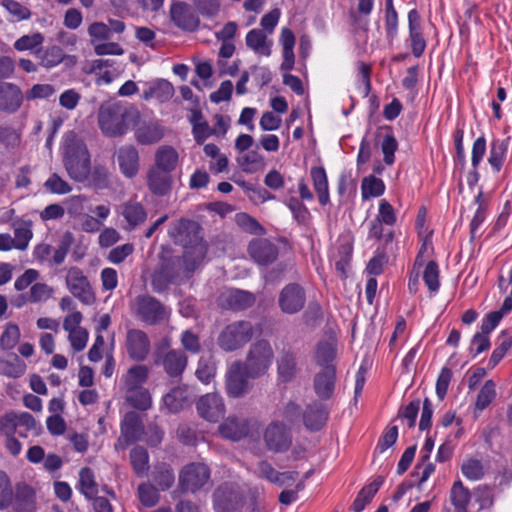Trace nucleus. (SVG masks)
I'll return each mask as SVG.
<instances>
[{"label": "nucleus", "mask_w": 512, "mask_h": 512, "mask_svg": "<svg viewBox=\"0 0 512 512\" xmlns=\"http://www.w3.org/2000/svg\"><path fill=\"white\" fill-rule=\"evenodd\" d=\"M173 94V85L165 79H159L153 82L147 90L143 91L142 98L144 100L155 98L160 102H165L168 101Z\"/></svg>", "instance_id": "c9c22d12"}, {"label": "nucleus", "mask_w": 512, "mask_h": 512, "mask_svg": "<svg viewBox=\"0 0 512 512\" xmlns=\"http://www.w3.org/2000/svg\"><path fill=\"white\" fill-rule=\"evenodd\" d=\"M336 357V345L332 340L319 341L316 345L313 359L322 368L334 365Z\"/></svg>", "instance_id": "58836bf2"}, {"label": "nucleus", "mask_w": 512, "mask_h": 512, "mask_svg": "<svg viewBox=\"0 0 512 512\" xmlns=\"http://www.w3.org/2000/svg\"><path fill=\"white\" fill-rule=\"evenodd\" d=\"M256 301L253 293L245 290L230 289L219 297V304L224 309L242 311L250 308Z\"/></svg>", "instance_id": "a211bd4d"}, {"label": "nucleus", "mask_w": 512, "mask_h": 512, "mask_svg": "<svg viewBox=\"0 0 512 512\" xmlns=\"http://www.w3.org/2000/svg\"><path fill=\"white\" fill-rule=\"evenodd\" d=\"M11 504L16 512H35L36 496L34 489L25 483L17 484Z\"/></svg>", "instance_id": "bb28decb"}, {"label": "nucleus", "mask_w": 512, "mask_h": 512, "mask_svg": "<svg viewBox=\"0 0 512 512\" xmlns=\"http://www.w3.org/2000/svg\"><path fill=\"white\" fill-rule=\"evenodd\" d=\"M40 64L47 68H53L63 60V49L59 46H51L43 51L40 56Z\"/></svg>", "instance_id": "6e6d98bb"}, {"label": "nucleus", "mask_w": 512, "mask_h": 512, "mask_svg": "<svg viewBox=\"0 0 512 512\" xmlns=\"http://www.w3.org/2000/svg\"><path fill=\"white\" fill-rule=\"evenodd\" d=\"M140 502L147 507L155 506L159 501L157 489L151 484L143 483L138 486Z\"/></svg>", "instance_id": "052dcab7"}, {"label": "nucleus", "mask_w": 512, "mask_h": 512, "mask_svg": "<svg viewBox=\"0 0 512 512\" xmlns=\"http://www.w3.org/2000/svg\"><path fill=\"white\" fill-rule=\"evenodd\" d=\"M24 100L20 87L10 82H0V111L13 114L19 110Z\"/></svg>", "instance_id": "6ab92c4d"}, {"label": "nucleus", "mask_w": 512, "mask_h": 512, "mask_svg": "<svg viewBox=\"0 0 512 512\" xmlns=\"http://www.w3.org/2000/svg\"><path fill=\"white\" fill-rule=\"evenodd\" d=\"M263 439L266 448L274 453L285 452L292 444L290 429L280 421H273L265 428Z\"/></svg>", "instance_id": "9d476101"}, {"label": "nucleus", "mask_w": 512, "mask_h": 512, "mask_svg": "<svg viewBox=\"0 0 512 512\" xmlns=\"http://www.w3.org/2000/svg\"><path fill=\"white\" fill-rule=\"evenodd\" d=\"M74 242V236L71 232H65L58 244V247L56 248L54 255H53V262L56 265H60L63 263L71 245Z\"/></svg>", "instance_id": "680f3d73"}, {"label": "nucleus", "mask_w": 512, "mask_h": 512, "mask_svg": "<svg viewBox=\"0 0 512 512\" xmlns=\"http://www.w3.org/2000/svg\"><path fill=\"white\" fill-rule=\"evenodd\" d=\"M25 371L26 364L17 354L9 353L5 357L0 358V375L9 378H19Z\"/></svg>", "instance_id": "f704fd0d"}, {"label": "nucleus", "mask_w": 512, "mask_h": 512, "mask_svg": "<svg viewBox=\"0 0 512 512\" xmlns=\"http://www.w3.org/2000/svg\"><path fill=\"white\" fill-rule=\"evenodd\" d=\"M271 41L260 29H252L246 35V45L259 54L269 56L271 54Z\"/></svg>", "instance_id": "a19ab883"}, {"label": "nucleus", "mask_w": 512, "mask_h": 512, "mask_svg": "<svg viewBox=\"0 0 512 512\" xmlns=\"http://www.w3.org/2000/svg\"><path fill=\"white\" fill-rule=\"evenodd\" d=\"M20 339V329L16 324L9 323L6 325L4 332L0 337V347L3 350L13 349Z\"/></svg>", "instance_id": "864d4df0"}, {"label": "nucleus", "mask_w": 512, "mask_h": 512, "mask_svg": "<svg viewBox=\"0 0 512 512\" xmlns=\"http://www.w3.org/2000/svg\"><path fill=\"white\" fill-rule=\"evenodd\" d=\"M126 401L134 408L145 411L151 407L152 400L150 393L145 388H137L131 391H125Z\"/></svg>", "instance_id": "a18cd8bd"}, {"label": "nucleus", "mask_w": 512, "mask_h": 512, "mask_svg": "<svg viewBox=\"0 0 512 512\" xmlns=\"http://www.w3.org/2000/svg\"><path fill=\"white\" fill-rule=\"evenodd\" d=\"M11 226L14 230L15 237L13 239L16 243V249L21 251L26 250L33 236L31 230L32 222L23 219H15L12 221Z\"/></svg>", "instance_id": "4c0bfd02"}, {"label": "nucleus", "mask_w": 512, "mask_h": 512, "mask_svg": "<svg viewBox=\"0 0 512 512\" xmlns=\"http://www.w3.org/2000/svg\"><path fill=\"white\" fill-rule=\"evenodd\" d=\"M117 162L121 172L128 178H133L139 171V153L133 145L120 147L117 152Z\"/></svg>", "instance_id": "b1692460"}, {"label": "nucleus", "mask_w": 512, "mask_h": 512, "mask_svg": "<svg viewBox=\"0 0 512 512\" xmlns=\"http://www.w3.org/2000/svg\"><path fill=\"white\" fill-rule=\"evenodd\" d=\"M254 336V328L249 321H235L228 324L217 338L218 346L225 352H233L242 348Z\"/></svg>", "instance_id": "0eeeda50"}, {"label": "nucleus", "mask_w": 512, "mask_h": 512, "mask_svg": "<svg viewBox=\"0 0 512 512\" xmlns=\"http://www.w3.org/2000/svg\"><path fill=\"white\" fill-rule=\"evenodd\" d=\"M43 41L44 37L39 32L32 35H24L14 43V48L18 51L32 50L40 46Z\"/></svg>", "instance_id": "69168bd1"}, {"label": "nucleus", "mask_w": 512, "mask_h": 512, "mask_svg": "<svg viewBox=\"0 0 512 512\" xmlns=\"http://www.w3.org/2000/svg\"><path fill=\"white\" fill-rule=\"evenodd\" d=\"M193 4L204 17H214L220 10V0H193Z\"/></svg>", "instance_id": "338daca9"}, {"label": "nucleus", "mask_w": 512, "mask_h": 512, "mask_svg": "<svg viewBox=\"0 0 512 512\" xmlns=\"http://www.w3.org/2000/svg\"><path fill=\"white\" fill-rule=\"evenodd\" d=\"M146 178L148 189L156 196H165L172 190L173 177L169 172L151 166Z\"/></svg>", "instance_id": "4be33fe9"}, {"label": "nucleus", "mask_w": 512, "mask_h": 512, "mask_svg": "<svg viewBox=\"0 0 512 512\" xmlns=\"http://www.w3.org/2000/svg\"><path fill=\"white\" fill-rule=\"evenodd\" d=\"M210 470L203 463H189L179 474V484L185 492H196L209 484Z\"/></svg>", "instance_id": "1a4fd4ad"}, {"label": "nucleus", "mask_w": 512, "mask_h": 512, "mask_svg": "<svg viewBox=\"0 0 512 512\" xmlns=\"http://www.w3.org/2000/svg\"><path fill=\"white\" fill-rule=\"evenodd\" d=\"M213 498L217 512H236L241 504L239 494L228 485L218 487L213 494Z\"/></svg>", "instance_id": "5701e85b"}, {"label": "nucleus", "mask_w": 512, "mask_h": 512, "mask_svg": "<svg viewBox=\"0 0 512 512\" xmlns=\"http://www.w3.org/2000/svg\"><path fill=\"white\" fill-rule=\"evenodd\" d=\"M198 414L209 422H217L223 417L225 405L220 395L208 393L203 395L197 402Z\"/></svg>", "instance_id": "dca6fc26"}, {"label": "nucleus", "mask_w": 512, "mask_h": 512, "mask_svg": "<svg viewBox=\"0 0 512 512\" xmlns=\"http://www.w3.org/2000/svg\"><path fill=\"white\" fill-rule=\"evenodd\" d=\"M170 16L173 23L180 29L188 32L195 31L200 25V19L190 5L184 2L172 4Z\"/></svg>", "instance_id": "4468645a"}, {"label": "nucleus", "mask_w": 512, "mask_h": 512, "mask_svg": "<svg viewBox=\"0 0 512 512\" xmlns=\"http://www.w3.org/2000/svg\"><path fill=\"white\" fill-rule=\"evenodd\" d=\"M216 362L212 356H202L198 361L195 375L204 384H209L216 375Z\"/></svg>", "instance_id": "c03bdc74"}, {"label": "nucleus", "mask_w": 512, "mask_h": 512, "mask_svg": "<svg viewBox=\"0 0 512 512\" xmlns=\"http://www.w3.org/2000/svg\"><path fill=\"white\" fill-rule=\"evenodd\" d=\"M181 345L183 347L184 352H189L192 354H197L201 351L202 346L200 343V338L197 334L192 332L191 330H185L181 334Z\"/></svg>", "instance_id": "0e129e2a"}, {"label": "nucleus", "mask_w": 512, "mask_h": 512, "mask_svg": "<svg viewBox=\"0 0 512 512\" xmlns=\"http://www.w3.org/2000/svg\"><path fill=\"white\" fill-rule=\"evenodd\" d=\"M47 191L53 194H67L71 192L70 184L61 178L57 173H53L44 183Z\"/></svg>", "instance_id": "bf43d9fd"}, {"label": "nucleus", "mask_w": 512, "mask_h": 512, "mask_svg": "<svg viewBox=\"0 0 512 512\" xmlns=\"http://www.w3.org/2000/svg\"><path fill=\"white\" fill-rule=\"evenodd\" d=\"M131 311L143 323L158 325L168 320L169 309L150 295H138L131 304Z\"/></svg>", "instance_id": "39448f33"}, {"label": "nucleus", "mask_w": 512, "mask_h": 512, "mask_svg": "<svg viewBox=\"0 0 512 512\" xmlns=\"http://www.w3.org/2000/svg\"><path fill=\"white\" fill-rule=\"evenodd\" d=\"M313 186L318 194L319 203L326 205L329 202L328 180L323 167H313L310 171Z\"/></svg>", "instance_id": "ea45409f"}, {"label": "nucleus", "mask_w": 512, "mask_h": 512, "mask_svg": "<svg viewBox=\"0 0 512 512\" xmlns=\"http://www.w3.org/2000/svg\"><path fill=\"white\" fill-rule=\"evenodd\" d=\"M62 162L69 177L76 182H85L91 173V155L74 131L65 133L62 145Z\"/></svg>", "instance_id": "f03ea898"}, {"label": "nucleus", "mask_w": 512, "mask_h": 512, "mask_svg": "<svg viewBox=\"0 0 512 512\" xmlns=\"http://www.w3.org/2000/svg\"><path fill=\"white\" fill-rule=\"evenodd\" d=\"M451 502L458 511L465 512L466 507L470 500V493L465 488L461 481H456L450 492Z\"/></svg>", "instance_id": "49530a36"}, {"label": "nucleus", "mask_w": 512, "mask_h": 512, "mask_svg": "<svg viewBox=\"0 0 512 512\" xmlns=\"http://www.w3.org/2000/svg\"><path fill=\"white\" fill-rule=\"evenodd\" d=\"M0 143L7 150L17 148L21 143V134L11 126H0Z\"/></svg>", "instance_id": "3c124183"}, {"label": "nucleus", "mask_w": 512, "mask_h": 512, "mask_svg": "<svg viewBox=\"0 0 512 512\" xmlns=\"http://www.w3.org/2000/svg\"><path fill=\"white\" fill-rule=\"evenodd\" d=\"M225 378L226 393L229 397L240 398L250 391L251 376L242 361H234L229 366Z\"/></svg>", "instance_id": "6e6552de"}, {"label": "nucleus", "mask_w": 512, "mask_h": 512, "mask_svg": "<svg viewBox=\"0 0 512 512\" xmlns=\"http://www.w3.org/2000/svg\"><path fill=\"white\" fill-rule=\"evenodd\" d=\"M362 198L367 200L371 197H378L384 193V182L375 176L365 177L361 185Z\"/></svg>", "instance_id": "de8ad7c7"}, {"label": "nucleus", "mask_w": 512, "mask_h": 512, "mask_svg": "<svg viewBox=\"0 0 512 512\" xmlns=\"http://www.w3.org/2000/svg\"><path fill=\"white\" fill-rule=\"evenodd\" d=\"M408 22L412 53L415 57H420L425 50L426 42L421 33L420 16L416 9L409 11Z\"/></svg>", "instance_id": "7c9ffc66"}, {"label": "nucleus", "mask_w": 512, "mask_h": 512, "mask_svg": "<svg viewBox=\"0 0 512 512\" xmlns=\"http://www.w3.org/2000/svg\"><path fill=\"white\" fill-rule=\"evenodd\" d=\"M15 420H16V428L20 427L21 429L18 431L19 436L26 438L28 437V433H32L33 435H39L41 432V426L37 423L36 419L27 412L16 413L15 412Z\"/></svg>", "instance_id": "37998d69"}, {"label": "nucleus", "mask_w": 512, "mask_h": 512, "mask_svg": "<svg viewBox=\"0 0 512 512\" xmlns=\"http://www.w3.org/2000/svg\"><path fill=\"white\" fill-rule=\"evenodd\" d=\"M496 396L495 383L487 380L479 391L475 403V408L482 411L489 406Z\"/></svg>", "instance_id": "603ef678"}, {"label": "nucleus", "mask_w": 512, "mask_h": 512, "mask_svg": "<svg viewBox=\"0 0 512 512\" xmlns=\"http://www.w3.org/2000/svg\"><path fill=\"white\" fill-rule=\"evenodd\" d=\"M250 257L259 265L273 263L279 254L278 247L265 238L254 239L248 246Z\"/></svg>", "instance_id": "f3484780"}, {"label": "nucleus", "mask_w": 512, "mask_h": 512, "mask_svg": "<svg viewBox=\"0 0 512 512\" xmlns=\"http://www.w3.org/2000/svg\"><path fill=\"white\" fill-rule=\"evenodd\" d=\"M201 231L202 228L196 221L181 218L170 224L168 235L175 244L184 248L186 257H192L194 263H199L207 252Z\"/></svg>", "instance_id": "20e7f679"}, {"label": "nucleus", "mask_w": 512, "mask_h": 512, "mask_svg": "<svg viewBox=\"0 0 512 512\" xmlns=\"http://www.w3.org/2000/svg\"><path fill=\"white\" fill-rule=\"evenodd\" d=\"M461 471L463 475L469 480H479L485 474L482 462L474 458L465 460L461 465Z\"/></svg>", "instance_id": "5fc2aeb1"}, {"label": "nucleus", "mask_w": 512, "mask_h": 512, "mask_svg": "<svg viewBox=\"0 0 512 512\" xmlns=\"http://www.w3.org/2000/svg\"><path fill=\"white\" fill-rule=\"evenodd\" d=\"M140 118V112L136 107L118 101L102 103L97 115L100 130L108 137L124 135Z\"/></svg>", "instance_id": "f257e3e1"}, {"label": "nucleus", "mask_w": 512, "mask_h": 512, "mask_svg": "<svg viewBox=\"0 0 512 512\" xmlns=\"http://www.w3.org/2000/svg\"><path fill=\"white\" fill-rule=\"evenodd\" d=\"M163 401L170 412L176 413L182 410L190 402L188 387L178 386L173 388L163 397Z\"/></svg>", "instance_id": "72a5a7b5"}, {"label": "nucleus", "mask_w": 512, "mask_h": 512, "mask_svg": "<svg viewBox=\"0 0 512 512\" xmlns=\"http://www.w3.org/2000/svg\"><path fill=\"white\" fill-rule=\"evenodd\" d=\"M328 416L329 409L325 404L313 402L303 412V422L307 429L318 431L326 424Z\"/></svg>", "instance_id": "393cba45"}, {"label": "nucleus", "mask_w": 512, "mask_h": 512, "mask_svg": "<svg viewBox=\"0 0 512 512\" xmlns=\"http://www.w3.org/2000/svg\"><path fill=\"white\" fill-rule=\"evenodd\" d=\"M198 263H194L192 257L172 255L163 252L160 255V263L152 274L151 285L155 292H163L171 283L179 278L188 277Z\"/></svg>", "instance_id": "7ed1b4c3"}, {"label": "nucleus", "mask_w": 512, "mask_h": 512, "mask_svg": "<svg viewBox=\"0 0 512 512\" xmlns=\"http://www.w3.org/2000/svg\"><path fill=\"white\" fill-rule=\"evenodd\" d=\"M130 460L135 473L139 476L146 474L149 469V457L147 451L140 446L130 452Z\"/></svg>", "instance_id": "09e8293b"}, {"label": "nucleus", "mask_w": 512, "mask_h": 512, "mask_svg": "<svg viewBox=\"0 0 512 512\" xmlns=\"http://www.w3.org/2000/svg\"><path fill=\"white\" fill-rule=\"evenodd\" d=\"M235 221L239 227L251 234L261 235L265 233L262 225L253 217L246 213H238L235 216Z\"/></svg>", "instance_id": "4d7b16f0"}, {"label": "nucleus", "mask_w": 512, "mask_h": 512, "mask_svg": "<svg viewBox=\"0 0 512 512\" xmlns=\"http://www.w3.org/2000/svg\"><path fill=\"white\" fill-rule=\"evenodd\" d=\"M423 279L431 292H436L439 289V268L435 261L431 260L427 263L423 272Z\"/></svg>", "instance_id": "13d9d810"}, {"label": "nucleus", "mask_w": 512, "mask_h": 512, "mask_svg": "<svg viewBox=\"0 0 512 512\" xmlns=\"http://www.w3.org/2000/svg\"><path fill=\"white\" fill-rule=\"evenodd\" d=\"M120 213L126 220L128 229H134L143 224L147 219V212L144 206L134 200L121 204Z\"/></svg>", "instance_id": "c756f323"}, {"label": "nucleus", "mask_w": 512, "mask_h": 512, "mask_svg": "<svg viewBox=\"0 0 512 512\" xmlns=\"http://www.w3.org/2000/svg\"><path fill=\"white\" fill-rule=\"evenodd\" d=\"M66 285L71 294L85 305H91L95 302L96 298L90 282L78 267H72L68 270Z\"/></svg>", "instance_id": "f8f14e48"}, {"label": "nucleus", "mask_w": 512, "mask_h": 512, "mask_svg": "<svg viewBox=\"0 0 512 512\" xmlns=\"http://www.w3.org/2000/svg\"><path fill=\"white\" fill-rule=\"evenodd\" d=\"M179 155L172 146H160L155 152V163L152 167L172 173L178 165Z\"/></svg>", "instance_id": "473e14b6"}, {"label": "nucleus", "mask_w": 512, "mask_h": 512, "mask_svg": "<svg viewBox=\"0 0 512 512\" xmlns=\"http://www.w3.org/2000/svg\"><path fill=\"white\" fill-rule=\"evenodd\" d=\"M156 366L162 367L164 372L171 378H180L187 368L188 357L181 349L165 353L164 356L153 362Z\"/></svg>", "instance_id": "2eb2a0df"}, {"label": "nucleus", "mask_w": 512, "mask_h": 512, "mask_svg": "<svg viewBox=\"0 0 512 512\" xmlns=\"http://www.w3.org/2000/svg\"><path fill=\"white\" fill-rule=\"evenodd\" d=\"M398 148V142L395 137L391 134H386L383 137L381 143V149L384 154V162L387 165H392L394 163V153Z\"/></svg>", "instance_id": "774afa93"}, {"label": "nucleus", "mask_w": 512, "mask_h": 512, "mask_svg": "<svg viewBox=\"0 0 512 512\" xmlns=\"http://www.w3.org/2000/svg\"><path fill=\"white\" fill-rule=\"evenodd\" d=\"M135 127V139L139 144L150 145L160 141L163 136V128L155 121L141 122L140 120Z\"/></svg>", "instance_id": "c85d7f7f"}, {"label": "nucleus", "mask_w": 512, "mask_h": 512, "mask_svg": "<svg viewBox=\"0 0 512 512\" xmlns=\"http://www.w3.org/2000/svg\"><path fill=\"white\" fill-rule=\"evenodd\" d=\"M280 42L283 46V62L281 64V69L284 71H289L293 69L295 62V56L293 52L295 36L289 28L282 29Z\"/></svg>", "instance_id": "e433bc0d"}, {"label": "nucleus", "mask_w": 512, "mask_h": 512, "mask_svg": "<svg viewBox=\"0 0 512 512\" xmlns=\"http://www.w3.org/2000/svg\"><path fill=\"white\" fill-rule=\"evenodd\" d=\"M78 489L87 498L92 499L98 493L95 475L89 467H83L79 472Z\"/></svg>", "instance_id": "79ce46f5"}, {"label": "nucleus", "mask_w": 512, "mask_h": 512, "mask_svg": "<svg viewBox=\"0 0 512 512\" xmlns=\"http://www.w3.org/2000/svg\"><path fill=\"white\" fill-rule=\"evenodd\" d=\"M13 500L10 480L4 471H0V509H6Z\"/></svg>", "instance_id": "e2e57ef3"}, {"label": "nucleus", "mask_w": 512, "mask_h": 512, "mask_svg": "<svg viewBox=\"0 0 512 512\" xmlns=\"http://www.w3.org/2000/svg\"><path fill=\"white\" fill-rule=\"evenodd\" d=\"M273 359L274 350L271 343L266 339H259L250 345L243 364L251 378H258L268 371Z\"/></svg>", "instance_id": "423d86ee"}, {"label": "nucleus", "mask_w": 512, "mask_h": 512, "mask_svg": "<svg viewBox=\"0 0 512 512\" xmlns=\"http://www.w3.org/2000/svg\"><path fill=\"white\" fill-rule=\"evenodd\" d=\"M277 374L283 383L291 382L297 375L298 363L296 353L290 349H283L277 358Z\"/></svg>", "instance_id": "a878e982"}, {"label": "nucleus", "mask_w": 512, "mask_h": 512, "mask_svg": "<svg viewBox=\"0 0 512 512\" xmlns=\"http://www.w3.org/2000/svg\"><path fill=\"white\" fill-rule=\"evenodd\" d=\"M144 433L141 416L134 412L125 414L121 422V436L127 444H132L141 439Z\"/></svg>", "instance_id": "cd10ccee"}, {"label": "nucleus", "mask_w": 512, "mask_h": 512, "mask_svg": "<svg viewBox=\"0 0 512 512\" xmlns=\"http://www.w3.org/2000/svg\"><path fill=\"white\" fill-rule=\"evenodd\" d=\"M149 370L145 365H133L121 378V389L124 391H131L137 388H142V385L147 381Z\"/></svg>", "instance_id": "2f4dec72"}, {"label": "nucleus", "mask_w": 512, "mask_h": 512, "mask_svg": "<svg viewBox=\"0 0 512 512\" xmlns=\"http://www.w3.org/2000/svg\"><path fill=\"white\" fill-rule=\"evenodd\" d=\"M250 422L237 416L227 417L218 427L220 435L232 441H239L249 434Z\"/></svg>", "instance_id": "412c9836"}, {"label": "nucleus", "mask_w": 512, "mask_h": 512, "mask_svg": "<svg viewBox=\"0 0 512 512\" xmlns=\"http://www.w3.org/2000/svg\"><path fill=\"white\" fill-rule=\"evenodd\" d=\"M306 303V291L298 283L285 285L278 295V306L282 313L294 315L300 312Z\"/></svg>", "instance_id": "9b49d317"}, {"label": "nucleus", "mask_w": 512, "mask_h": 512, "mask_svg": "<svg viewBox=\"0 0 512 512\" xmlns=\"http://www.w3.org/2000/svg\"><path fill=\"white\" fill-rule=\"evenodd\" d=\"M336 383V367L328 365L315 374L313 387L316 395L321 400H328L332 397Z\"/></svg>", "instance_id": "aec40b11"}, {"label": "nucleus", "mask_w": 512, "mask_h": 512, "mask_svg": "<svg viewBox=\"0 0 512 512\" xmlns=\"http://www.w3.org/2000/svg\"><path fill=\"white\" fill-rule=\"evenodd\" d=\"M125 349L132 360L144 361L151 351V342L147 333L141 329H129L126 332Z\"/></svg>", "instance_id": "ddd939ff"}, {"label": "nucleus", "mask_w": 512, "mask_h": 512, "mask_svg": "<svg viewBox=\"0 0 512 512\" xmlns=\"http://www.w3.org/2000/svg\"><path fill=\"white\" fill-rule=\"evenodd\" d=\"M202 119L201 112H195L193 114V135L197 144H202L212 134L217 133L216 128L211 129L206 121L200 122Z\"/></svg>", "instance_id": "8fccbe9b"}]
</instances>
